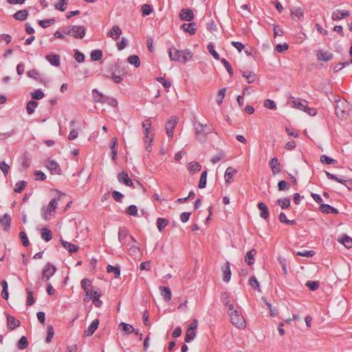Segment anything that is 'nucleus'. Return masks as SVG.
Wrapping results in <instances>:
<instances>
[{"label": "nucleus", "instance_id": "obj_33", "mask_svg": "<svg viewBox=\"0 0 352 352\" xmlns=\"http://www.w3.org/2000/svg\"><path fill=\"white\" fill-rule=\"evenodd\" d=\"M168 224V220L166 219L160 217L157 219V227L160 232H162Z\"/></svg>", "mask_w": 352, "mask_h": 352}, {"label": "nucleus", "instance_id": "obj_55", "mask_svg": "<svg viewBox=\"0 0 352 352\" xmlns=\"http://www.w3.org/2000/svg\"><path fill=\"white\" fill-rule=\"evenodd\" d=\"M157 80L164 86V87L166 89V91H168V89L171 86V83L170 81L166 80L163 77L157 78Z\"/></svg>", "mask_w": 352, "mask_h": 352}, {"label": "nucleus", "instance_id": "obj_31", "mask_svg": "<svg viewBox=\"0 0 352 352\" xmlns=\"http://www.w3.org/2000/svg\"><path fill=\"white\" fill-rule=\"evenodd\" d=\"M207 175H208V171L207 170H204L201 173L198 186L199 188H204L206 186L207 184Z\"/></svg>", "mask_w": 352, "mask_h": 352}, {"label": "nucleus", "instance_id": "obj_15", "mask_svg": "<svg viewBox=\"0 0 352 352\" xmlns=\"http://www.w3.org/2000/svg\"><path fill=\"white\" fill-rule=\"evenodd\" d=\"M179 17L183 21H191L194 18V14L190 9H182Z\"/></svg>", "mask_w": 352, "mask_h": 352}, {"label": "nucleus", "instance_id": "obj_64", "mask_svg": "<svg viewBox=\"0 0 352 352\" xmlns=\"http://www.w3.org/2000/svg\"><path fill=\"white\" fill-rule=\"evenodd\" d=\"M264 106L269 109H275L276 107L275 102L270 99H267L265 100Z\"/></svg>", "mask_w": 352, "mask_h": 352}, {"label": "nucleus", "instance_id": "obj_34", "mask_svg": "<svg viewBox=\"0 0 352 352\" xmlns=\"http://www.w3.org/2000/svg\"><path fill=\"white\" fill-rule=\"evenodd\" d=\"M127 60L129 64L134 65L135 67H138L140 65V60L137 55L129 56Z\"/></svg>", "mask_w": 352, "mask_h": 352}, {"label": "nucleus", "instance_id": "obj_40", "mask_svg": "<svg viewBox=\"0 0 352 352\" xmlns=\"http://www.w3.org/2000/svg\"><path fill=\"white\" fill-rule=\"evenodd\" d=\"M26 293L28 294L26 305H32L35 302V300L33 297V292L32 289L30 288H26Z\"/></svg>", "mask_w": 352, "mask_h": 352}, {"label": "nucleus", "instance_id": "obj_47", "mask_svg": "<svg viewBox=\"0 0 352 352\" xmlns=\"http://www.w3.org/2000/svg\"><path fill=\"white\" fill-rule=\"evenodd\" d=\"M128 179H129V177L127 173L123 171L118 175V180L121 184L127 183Z\"/></svg>", "mask_w": 352, "mask_h": 352}, {"label": "nucleus", "instance_id": "obj_8", "mask_svg": "<svg viewBox=\"0 0 352 352\" xmlns=\"http://www.w3.org/2000/svg\"><path fill=\"white\" fill-rule=\"evenodd\" d=\"M46 167L50 170V172L53 174L60 175L61 172V169L60 168L59 164L54 161L50 160L47 162L46 164Z\"/></svg>", "mask_w": 352, "mask_h": 352}, {"label": "nucleus", "instance_id": "obj_46", "mask_svg": "<svg viewBox=\"0 0 352 352\" xmlns=\"http://www.w3.org/2000/svg\"><path fill=\"white\" fill-rule=\"evenodd\" d=\"M91 281L87 278H83L81 280V285L83 290L85 291L86 296H89V287L91 286Z\"/></svg>", "mask_w": 352, "mask_h": 352}, {"label": "nucleus", "instance_id": "obj_16", "mask_svg": "<svg viewBox=\"0 0 352 352\" xmlns=\"http://www.w3.org/2000/svg\"><path fill=\"white\" fill-rule=\"evenodd\" d=\"M320 211L324 214H338V210L336 208L326 204L320 206Z\"/></svg>", "mask_w": 352, "mask_h": 352}, {"label": "nucleus", "instance_id": "obj_61", "mask_svg": "<svg viewBox=\"0 0 352 352\" xmlns=\"http://www.w3.org/2000/svg\"><path fill=\"white\" fill-rule=\"evenodd\" d=\"M315 252L312 250H304V251H298L296 252V255L305 256V257H312L314 255Z\"/></svg>", "mask_w": 352, "mask_h": 352}, {"label": "nucleus", "instance_id": "obj_32", "mask_svg": "<svg viewBox=\"0 0 352 352\" xmlns=\"http://www.w3.org/2000/svg\"><path fill=\"white\" fill-rule=\"evenodd\" d=\"M41 238L46 242L50 241L52 239V232L45 228L41 229Z\"/></svg>", "mask_w": 352, "mask_h": 352}, {"label": "nucleus", "instance_id": "obj_1", "mask_svg": "<svg viewBox=\"0 0 352 352\" xmlns=\"http://www.w3.org/2000/svg\"><path fill=\"white\" fill-rule=\"evenodd\" d=\"M226 307H228V314L230 318V322L236 328L243 329L245 328V320L242 314L234 307L232 303L226 302Z\"/></svg>", "mask_w": 352, "mask_h": 352}, {"label": "nucleus", "instance_id": "obj_25", "mask_svg": "<svg viewBox=\"0 0 352 352\" xmlns=\"http://www.w3.org/2000/svg\"><path fill=\"white\" fill-rule=\"evenodd\" d=\"M60 243L67 250H68L71 253H74L78 251L79 247L75 244L72 243L65 241L63 239H60Z\"/></svg>", "mask_w": 352, "mask_h": 352}, {"label": "nucleus", "instance_id": "obj_53", "mask_svg": "<svg viewBox=\"0 0 352 352\" xmlns=\"http://www.w3.org/2000/svg\"><path fill=\"white\" fill-rule=\"evenodd\" d=\"M47 330V336L45 338V341H46V342L49 343L51 342V340L54 335V331L53 327L52 325H48Z\"/></svg>", "mask_w": 352, "mask_h": 352}, {"label": "nucleus", "instance_id": "obj_52", "mask_svg": "<svg viewBox=\"0 0 352 352\" xmlns=\"http://www.w3.org/2000/svg\"><path fill=\"white\" fill-rule=\"evenodd\" d=\"M126 212L128 214H130L133 217L138 216V207L135 205H130L126 210Z\"/></svg>", "mask_w": 352, "mask_h": 352}, {"label": "nucleus", "instance_id": "obj_60", "mask_svg": "<svg viewBox=\"0 0 352 352\" xmlns=\"http://www.w3.org/2000/svg\"><path fill=\"white\" fill-rule=\"evenodd\" d=\"M325 174L329 179L335 180L338 183L343 184V181L344 180V179L340 178L336 175L330 173L328 171H325Z\"/></svg>", "mask_w": 352, "mask_h": 352}, {"label": "nucleus", "instance_id": "obj_19", "mask_svg": "<svg viewBox=\"0 0 352 352\" xmlns=\"http://www.w3.org/2000/svg\"><path fill=\"white\" fill-rule=\"evenodd\" d=\"M161 296L163 297L164 301L168 302L171 300L172 293L169 287L160 286L159 287Z\"/></svg>", "mask_w": 352, "mask_h": 352}, {"label": "nucleus", "instance_id": "obj_41", "mask_svg": "<svg viewBox=\"0 0 352 352\" xmlns=\"http://www.w3.org/2000/svg\"><path fill=\"white\" fill-rule=\"evenodd\" d=\"M28 346V341L25 336H23L17 343V347L19 349L22 350L27 348Z\"/></svg>", "mask_w": 352, "mask_h": 352}, {"label": "nucleus", "instance_id": "obj_11", "mask_svg": "<svg viewBox=\"0 0 352 352\" xmlns=\"http://www.w3.org/2000/svg\"><path fill=\"white\" fill-rule=\"evenodd\" d=\"M221 271L223 272V280L224 282H229L231 278V270H230V263L227 261L223 266L221 267Z\"/></svg>", "mask_w": 352, "mask_h": 352}, {"label": "nucleus", "instance_id": "obj_59", "mask_svg": "<svg viewBox=\"0 0 352 352\" xmlns=\"http://www.w3.org/2000/svg\"><path fill=\"white\" fill-rule=\"evenodd\" d=\"M292 15L300 19L303 17V11L300 8H295L292 10Z\"/></svg>", "mask_w": 352, "mask_h": 352}, {"label": "nucleus", "instance_id": "obj_10", "mask_svg": "<svg viewBox=\"0 0 352 352\" xmlns=\"http://www.w3.org/2000/svg\"><path fill=\"white\" fill-rule=\"evenodd\" d=\"M291 102L294 104V107L298 109L305 111L308 102L305 100L296 99L294 97H291Z\"/></svg>", "mask_w": 352, "mask_h": 352}, {"label": "nucleus", "instance_id": "obj_17", "mask_svg": "<svg viewBox=\"0 0 352 352\" xmlns=\"http://www.w3.org/2000/svg\"><path fill=\"white\" fill-rule=\"evenodd\" d=\"M181 28L185 32H188L191 35H193L196 32L197 24L194 22L188 23H183Z\"/></svg>", "mask_w": 352, "mask_h": 352}, {"label": "nucleus", "instance_id": "obj_44", "mask_svg": "<svg viewBox=\"0 0 352 352\" xmlns=\"http://www.w3.org/2000/svg\"><path fill=\"white\" fill-rule=\"evenodd\" d=\"M120 327H122V330L126 332L127 334L131 333L135 331L133 327L129 324L122 322L120 324Z\"/></svg>", "mask_w": 352, "mask_h": 352}, {"label": "nucleus", "instance_id": "obj_35", "mask_svg": "<svg viewBox=\"0 0 352 352\" xmlns=\"http://www.w3.org/2000/svg\"><path fill=\"white\" fill-rule=\"evenodd\" d=\"M242 75L248 83L254 82L256 79V74L252 72H243Z\"/></svg>", "mask_w": 352, "mask_h": 352}, {"label": "nucleus", "instance_id": "obj_28", "mask_svg": "<svg viewBox=\"0 0 352 352\" xmlns=\"http://www.w3.org/2000/svg\"><path fill=\"white\" fill-rule=\"evenodd\" d=\"M0 223L4 225V230L8 231L10 228L11 218L8 214H5L3 218L0 219Z\"/></svg>", "mask_w": 352, "mask_h": 352}, {"label": "nucleus", "instance_id": "obj_56", "mask_svg": "<svg viewBox=\"0 0 352 352\" xmlns=\"http://www.w3.org/2000/svg\"><path fill=\"white\" fill-rule=\"evenodd\" d=\"M226 88H223L219 90V91L218 93L217 98V102L219 105H221L222 104L223 100L226 95Z\"/></svg>", "mask_w": 352, "mask_h": 352}, {"label": "nucleus", "instance_id": "obj_18", "mask_svg": "<svg viewBox=\"0 0 352 352\" xmlns=\"http://www.w3.org/2000/svg\"><path fill=\"white\" fill-rule=\"evenodd\" d=\"M122 34V30L120 27L117 25H115L112 27V28L107 33V36L112 38L113 39L117 40L119 38Z\"/></svg>", "mask_w": 352, "mask_h": 352}, {"label": "nucleus", "instance_id": "obj_45", "mask_svg": "<svg viewBox=\"0 0 352 352\" xmlns=\"http://www.w3.org/2000/svg\"><path fill=\"white\" fill-rule=\"evenodd\" d=\"M196 336V331L193 330H190L189 329H187L186 335H185V342H191Z\"/></svg>", "mask_w": 352, "mask_h": 352}, {"label": "nucleus", "instance_id": "obj_21", "mask_svg": "<svg viewBox=\"0 0 352 352\" xmlns=\"http://www.w3.org/2000/svg\"><path fill=\"white\" fill-rule=\"evenodd\" d=\"M19 325V320H17L14 317L7 314V327L9 329L13 330Z\"/></svg>", "mask_w": 352, "mask_h": 352}, {"label": "nucleus", "instance_id": "obj_26", "mask_svg": "<svg viewBox=\"0 0 352 352\" xmlns=\"http://www.w3.org/2000/svg\"><path fill=\"white\" fill-rule=\"evenodd\" d=\"M28 16V12L26 10H21L17 11L13 14V17L14 19L23 21H25Z\"/></svg>", "mask_w": 352, "mask_h": 352}, {"label": "nucleus", "instance_id": "obj_5", "mask_svg": "<svg viewBox=\"0 0 352 352\" xmlns=\"http://www.w3.org/2000/svg\"><path fill=\"white\" fill-rule=\"evenodd\" d=\"M346 103L343 100H338L336 102V104L335 106V111L336 116L341 119L344 120L346 118Z\"/></svg>", "mask_w": 352, "mask_h": 352}, {"label": "nucleus", "instance_id": "obj_48", "mask_svg": "<svg viewBox=\"0 0 352 352\" xmlns=\"http://www.w3.org/2000/svg\"><path fill=\"white\" fill-rule=\"evenodd\" d=\"M320 162L322 164H333L337 162V161L336 160H334L326 155H322L320 157Z\"/></svg>", "mask_w": 352, "mask_h": 352}, {"label": "nucleus", "instance_id": "obj_20", "mask_svg": "<svg viewBox=\"0 0 352 352\" xmlns=\"http://www.w3.org/2000/svg\"><path fill=\"white\" fill-rule=\"evenodd\" d=\"M45 58L47 59L49 63L55 67H59L60 64V56L58 54H47L45 56Z\"/></svg>", "mask_w": 352, "mask_h": 352}, {"label": "nucleus", "instance_id": "obj_54", "mask_svg": "<svg viewBox=\"0 0 352 352\" xmlns=\"http://www.w3.org/2000/svg\"><path fill=\"white\" fill-rule=\"evenodd\" d=\"M31 96L34 100H40L44 97V93L41 89H36L31 93Z\"/></svg>", "mask_w": 352, "mask_h": 352}, {"label": "nucleus", "instance_id": "obj_43", "mask_svg": "<svg viewBox=\"0 0 352 352\" xmlns=\"http://www.w3.org/2000/svg\"><path fill=\"white\" fill-rule=\"evenodd\" d=\"M56 208L57 201L56 198H54L50 201L49 205L46 208V210L49 214H51L52 212L55 211Z\"/></svg>", "mask_w": 352, "mask_h": 352}, {"label": "nucleus", "instance_id": "obj_50", "mask_svg": "<svg viewBox=\"0 0 352 352\" xmlns=\"http://www.w3.org/2000/svg\"><path fill=\"white\" fill-rule=\"evenodd\" d=\"M141 11L142 15L148 16L153 12L152 6L149 4H144L142 6Z\"/></svg>", "mask_w": 352, "mask_h": 352}, {"label": "nucleus", "instance_id": "obj_57", "mask_svg": "<svg viewBox=\"0 0 352 352\" xmlns=\"http://www.w3.org/2000/svg\"><path fill=\"white\" fill-rule=\"evenodd\" d=\"M305 285L309 287L311 291H315L319 287V283L317 281L308 280Z\"/></svg>", "mask_w": 352, "mask_h": 352}, {"label": "nucleus", "instance_id": "obj_51", "mask_svg": "<svg viewBox=\"0 0 352 352\" xmlns=\"http://www.w3.org/2000/svg\"><path fill=\"white\" fill-rule=\"evenodd\" d=\"M67 5V0H59V3H56L54 7L56 10L63 12L66 10Z\"/></svg>", "mask_w": 352, "mask_h": 352}, {"label": "nucleus", "instance_id": "obj_39", "mask_svg": "<svg viewBox=\"0 0 352 352\" xmlns=\"http://www.w3.org/2000/svg\"><path fill=\"white\" fill-rule=\"evenodd\" d=\"M126 248L132 254H135L140 250V243H128Z\"/></svg>", "mask_w": 352, "mask_h": 352}, {"label": "nucleus", "instance_id": "obj_58", "mask_svg": "<svg viewBox=\"0 0 352 352\" xmlns=\"http://www.w3.org/2000/svg\"><path fill=\"white\" fill-rule=\"evenodd\" d=\"M249 284L254 289H257V290L260 291V289H259L260 285H259V283L255 276H252L250 278Z\"/></svg>", "mask_w": 352, "mask_h": 352}, {"label": "nucleus", "instance_id": "obj_9", "mask_svg": "<svg viewBox=\"0 0 352 352\" xmlns=\"http://www.w3.org/2000/svg\"><path fill=\"white\" fill-rule=\"evenodd\" d=\"M270 166L271 168L272 174L274 175L279 173L280 172V164L276 157L272 158L269 162Z\"/></svg>", "mask_w": 352, "mask_h": 352}, {"label": "nucleus", "instance_id": "obj_14", "mask_svg": "<svg viewBox=\"0 0 352 352\" xmlns=\"http://www.w3.org/2000/svg\"><path fill=\"white\" fill-rule=\"evenodd\" d=\"M99 325V320L95 319L94 320L90 325L84 331V334L86 336H91L94 334L95 331L98 329Z\"/></svg>", "mask_w": 352, "mask_h": 352}, {"label": "nucleus", "instance_id": "obj_36", "mask_svg": "<svg viewBox=\"0 0 352 352\" xmlns=\"http://www.w3.org/2000/svg\"><path fill=\"white\" fill-rule=\"evenodd\" d=\"M37 106H38L37 102H36L34 100L29 101L26 106L27 112L29 114H32L34 112L35 109L37 107Z\"/></svg>", "mask_w": 352, "mask_h": 352}, {"label": "nucleus", "instance_id": "obj_4", "mask_svg": "<svg viewBox=\"0 0 352 352\" xmlns=\"http://www.w3.org/2000/svg\"><path fill=\"white\" fill-rule=\"evenodd\" d=\"M66 35L74 36L76 38H82L86 32V29L82 25H69L63 30Z\"/></svg>", "mask_w": 352, "mask_h": 352}, {"label": "nucleus", "instance_id": "obj_42", "mask_svg": "<svg viewBox=\"0 0 352 352\" xmlns=\"http://www.w3.org/2000/svg\"><path fill=\"white\" fill-rule=\"evenodd\" d=\"M127 236V230L126 228H120L118 231V240L120 243L124 244L125 239Z\"/></svg>", "mask_w": 352, "mask_h": 352}, {"label": "nucleus", "instance_id": "obj_3", "mask_svg": "<svg viewBox=\"0 0 352 352\" xmlns=\"http://www.w3.org/2000/svg\"><path fill=\"white\" fill-rule=\"evenodd\" d=\"M194 126L197 139L201 142H205L207 135L213 132V129L210 126L204 124L201 122H195Z\"/></svg>", "mask_w": 352, "mask_h": 352}, {"label": "nucleus", "instance_id": "obj_23", "mask_svg": "<svg viewBox=\"0 0 352 352\" xmlns=\"http://www.w3.org/2000/svg\"><path fill=\"white\" fill-rule=\"evenodd\" d=\"M258 208L261 210L260 217L263 219H267L269 217V210L266 205L260 202L258 204Z\"/></svg>", "mask_w": 352, "mask_h": 352}, {"label": "nucleus", "instance_id": "obj_7", "mask_svg": "<svg viewBox=\"0 0 352 352\" xmlns=\"http://www.w3.org/2000/svg\"><path fill=\"white\" fill-rule=\"evenodd\" d=\"M56 268L51 263H47L43 270L42 279L44 281L48 280L56 272Z\"/></svg>", "mask_w": 352, "mask_h": 352}, {"label": "nucleus", "instance_id": "obj_62", "mask_svg": "<svg viewBox=\"0 0 352 352\" xmlns=\"http://www.w3.org/2000/svg\"><path fill=\"white\" fill-rule=\"evenodd\" d=\"M112 197L117 202L121 203L122 201L124 195L119 191L113 190L112 192Z\"/></svg>", "mask_w": 352, "mask_h": 352}, {"label": "nucleus", "instance_id": "obj_63", "mask_svg": "<svg viewBox=\"0 0 352 352\" xmlns=\"http://www.w3.org/2000/svg\"><path fill=\"white\" fill-rule=\"evenodd\" d=\"M19 237L21 240L23 246L27 247L29 245V241L28 236L23 231L19 232Z\"/></svg>", "mask_w": 352, "mask_h": 352}, {"label": "nucleus", "instance_id": "obj_6", "mask_svg": "<svg viewBox=\"0 0 352 352\" xmlns=\"http://www.w3.org/2000/svg\"><path fill=\"white\" fill-rule=\"evenodd\" d=\"M177 122L178 119L175 116H172L169 118L168 122L166 123L165 129L166 133L168 138H173L174 133V129L176 124H177Z\"/></svg>", "mask_w": 352, "mask_h": 352}, {"label": "nucleus", "instance_id": "obj_13", "mask_svg": "<svg viewBox=\"0 0 352 352\" xmlns=\"http://www.w3.org/2000/svg\"><path fill=\"white\" fill-rule=\"evenodd\" d=\"M350 15V12L348 10H337L332 13L331 19L333 21H337L342 19Z\"/></svg>", "mask_w": 352, "mask_h": 352}, {"label": "nucleus", "instance_id": "obj_2", "mask_svg": "<svg viewBox=\"0 0 352 352\" xmlns=\"http://www.w3.org/2000/svg\"><path fill=\"white\" fill-rule=\"evenodd\" d=\"M168 56L172 61L182 60L186 63L192 58V54L190 50H179L175 47H170L168 51Z\"/></svg>", "mask_w": 352, "mask_h": 352}, {"label": "nucleus", "instance_id": "obj_30", "mask_svg": "<svg viewBox=\"0 0 352 352\" xmlns=\"http://www.w3.org/2000/svg\"><path fill=\"white\" fill-rule=\"evenodd\" d=\"M107 271L108 273H113L116 278L120 276V269L119 266H113L108 265L107 267Z\"/></svg>", "mask_w": 352, "mask_h": 352}, {"label": "nucleus", "instance_id": "obj_37", "mask_svg": "<svg viewBox=\"0 0 352 352\" xmlns=\"http://www.w3.org/2000/svg\"><path fill=\"white\" fill-rule=\"evenodd\" d=\"M90 56L92 60H100L102 57V52L100 50H94L91 51Z\"/></svg>", "mask_w": 352, "mask_h": 352}, {"label": "nucleus", "instance_id": "obj_29", "mask_svg": "<svg viewBox=\"0 0 352 352\" xmlns=\"http://www.w3.org/2000/svg\"><path fill=\"white\" fill-rule=\"evenodd\" d=\"M188 169L190 173L194 174L201 170V166L198 162H191L188 164Z\"/></svg>", "mask_w": 352, "mask_h": 352}, {"label": "nucleus", "instance_id": "obj_12", "mask_svg": "<svg viewBox=\"0 0 352 352\" xmlns=\"http://www.w3.org/2000/svg\"><path fill=\"white\" fill-rule=\"evenodd\" d=\"M316 56L318 61H329L333 58V54L320 50L317 52Z\"/></svg>", "mask_w": 352, "mask_h": 352}, {"label": "nucleus", "instance_id": "obj_49", "mask_svg": "<svg viewBox=\"0 0 352 352\" xmlns=\"http://www.w3.org/2000/svg\"><path fill=\"white\" fill-rule=\"evenodd\" d=\"M26 185H27V182L25 181H20V182L16 183L14 188V191L19 193L25 188Z\"/></svg>", "mask_w": 352, "mask_h": 352}, {"label": "nucleus", "instance_id": "obj_27", "mask_svg": "<svg viewBox=\"0 0 352 352\" xmlns=\"http://www.w3.org/2000/svg\"><path fill=\"white\" fill-rule=\"evenodd\" d=\"M256 251L255 249H252L246 253L245 256V262L248 265H252L254 263V254Z\"/></svg>", "mask_w": 352, "mask_h": 352}, {"label": "nucleus", "instance_id": "obj_24", "mask_svg": "<svg viewBox=\"0 0 352 352\" xmlns=\"http://www.w3.org/2000/svg\"><path fill=\"white\" fill-rule=\"evenodd\" d=\"M236 173H237V170L236 169H234V168H232L231 166L227 168V169H226V170L225 172V175H224L225 182L227 184H230L231 182L232 177Z\"/></svg>", "mask_w": 352, "mask_h": 352}, {"label": "nucleus", "instance_id": "obj_38", "mask_svg": "<svg viewBox=\"0 0 352 352\" xmlns=\"http://www.w3.org/2000/svg\"><path fill=\"white\" fill-rule=\"evenodd\" d=\"M277 202L282 209H286L290 206V199L287 197L278 199Z\"/></svg>", "mask_w": 352, "mask_h": 352}, {"label": "nucleus", "instance_id": "obj_22", "mask_svg": "<svg viewBox=\"0 0 352 352\" xmlns=\"http://www.w3.org/2000/svg\"><path fill=\"white\" fill-rule=\"evenodd\" d=\"M338 241L348 249L352 247V239L346 234L340 236Z\"/></svg>", "mask_w": 352, "mask_h": 352}]
</instances>
